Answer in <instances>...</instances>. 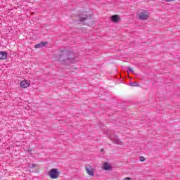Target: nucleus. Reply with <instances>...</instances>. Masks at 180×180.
Wrapping results in <instances>:
<instances>
[{
  "instance_id": "nucleus-1",
  "label": "nucleus",
  "mask_w": 180,
  "mask_h": 180,
  "mask_svg": "<svg viewBox=\"0 0 180 180\" xmlns=\"http://www.w3.org/2000/svg\"><path fill=\"white\" fill-rule=\"evenodd\" d=\"M75 59V55L72 52L67 51H62L56 57L57 61H70L72 63Z\"/></svg>"
},
{
  "instance_id": "nucleus-2",
  "label": "nucleus",
  "mask_w": 180,
  "mask_h": 180,
  "mask_svg": "<svg viewBox=\"0 0 180 180\" xmlns=\"http://www.w3.org/2000/svg\"><path fill=\"white\" fill-rule=\"evenodd\" d=\"M60 172L58 171V169H51L49 171V176L51 178V179H57L60 178Z\"/></svg>"
},
{
  "instance_id": "nucleus-3",
  "label": "nucleus",
  "mask_w": 180,
  "mask_h": 180,
  "mask_svg": "<svg viewBox=\"0 0 180 180\" xmlns=\"http://www.w3.org/2000/svg\"><path fill=\"white\" fill-rule=\"evenodd\" d=\"M84 168H85L86 174H87L89 176H91L92 178L95 176V169H94V167H92L90 165H87L85 166Z\"/></svg>"
},
{
  "instance_id": "nucleus-4",
  "label": "nucleus",
  "mask_w": 180,
  "mask_h": 180,
  "mask_svg": "<svg viewBox=\"0 0 180 180\" xmlns=\"http://www.w3.org/2000/svg\"><path fill=\"white\" fill-rule=\"evenodd\" d=\"M89 16L88 14H86V11H83L80 13L78 15V20L80 22V23H84L88 19Z\"/></svg>"
},
{
  "instance_id": "nucleus-5",
  "label": "nucleus",
  "mask_w": 180,
  "mask_h": 180,
  "mask_svg": "<svg viewBox=\"0 0 180 180\" xmlns=\"http://www.w3.org/2000/svg\"><path fill=\"white\" fill-rule=\"evenodd\" d=\"M20 86L26 89V88H29L30 86V82L28 80H22L20 84Z\"/></svg>"
},
{
  "instance_id": "nucleus-6",
  "label": "nucleus",
  "mask_w": 180,
  "mask_h": 180,
  "mask_svg": "<svg viewBox=\"0 0 180 180\" xmlns=\"http://www.w3.org/2000/svg\"><path fill=\"white\" fill-rule=\"evenodd\" d=\"M102 169H104V171H112V165L109 164L108 162H105L103 163Z\"/></svg>"
},
{
  "instance_id": "nucleus-7",
  "label": "nucleus",
  "mask_w": 180,
  "mask_h": 180,
  "mask_svg": "<svg viewBox=\"0 0 180 180\" xmlns=\"http://www.w3.org/2000/svg\"><path fill=\"white\" fill-rule=\"evenodd\" d=\"M149 14L147 12H141L139 14V19L141 20H146V19H148Z\"/></svg>"
},
{
  "instance_id": "nucleus-8",
  "label": "nucleus",
  "mask_w": 180,
  "mask_h": 180,
  "mask_svg": "<svg viewBox=\"0 0 180 180\" xmlns=\"http://www.w3.org/2000/svg\"><path fill=\"white\" fill-rule=\"evenodd\" d=\"M110 140H112L115 144H118L119 146L123 144V141L117 138L113 139L112 137H110Z\"/></svg>"
},
{
  "instance_id": "nucleus-9",
  "label": "nucleus",
  "mask_w": 180,
  "mask_h": 180,
  "mask_svg": "<svg viewBox=\"0 0 180 180\" xmlns=\"http://www.w3.org/2000/svg\"><path fill=\"white\" fill-rule=\"evenodd\" d=\"M119 19H120V16L119 15H114L111 16V20L115 23H117V22H119Z\"/></svg>"
},
{
  "instance_id": "nucleus-10",
  "label": "nucleus",
  "mask_w": 180,
  "mask_h": 180,
  "mask_svg": "<svg viewBox=\"0 0 180 180\" xmlns=\"http://www.w3.org/2000/svg\"><path fill=\"white\" fill-rule=\"evenodd\" d=\"M47 44V42L46 41H42L39 44H37L34 46V49H40L41 47H44L46 46V45Z\"/></svg>"
},
{
  "instance_id": "nucleus-11",
  "label": "nucleus",
  "mask_w": 180,
  "mask_h": 180,
  "mask_svg": "<svg viewBox=\"0 0 180 180\" xmlns=\"http://www.w3.org/2000/svg\"><path fill=\"white\" fill-rule=\"evenodd\" d=\"M8 57L6 52L1 51L0 52V60H5Z\"/></svg>"
},
{
  "instance_id": "nucleus-12",
  "label": "nucleus",
  "mask_w": 180,
  "mask_h": 180,
  "mask_svg": "<svg viewBox=\"0 0 180 180\" xmlns=\"http://www.w3.org/2000/svg\"><path fill=\"white\" fill-rule=\"evenodd\" d=\"M139 160L141 161V162H144V161H146V158L143 156L139 157Z\"/></svg>"
},
{
  "instance_id": "nucleus-13",
  "label": "nucleus",
  "mask_w": 180,
  "mask_h": 180,
  "mask_svg": "<svg viewBox=\"0 0 180 180\" xmlns=\"http://www.w3.org/2000/svg\"><path fill=\"white\" fill-rule=\"evenodd\" d=\"M128 69H129V72H134V68H133L129 67Z\"/></svg>"
},
{
  "instance_id": "nucleus-14",
  "label": "nucleus",
  "mask_w": 180,
  "mask_h": 180,
  "mask_svg": "<svg viewBox=\"0 0 180 180\" xmlns=\"http://www.w3.org/2000/svg\"><path fill=\"white\" fill-rule=\"evenodd\" d=\"M95 23V22L94 20H92L91 22H90V23L89 24V26H92L94 25V24Z\"/></svg>"
},
{
  "instance_id": "nucleus-15",
  "label": "nucleus",
  "mask_w": 180,
  "mask_h": 180,
  "mask_svg": "<svg viewBox=\"0 0 180 180\" xmlns=\"http://www.w3.org/2000/svg\"><path fill=\"white\" fill-rule=\"evenodd\" d=\"M35 167H36V165L34 164L30 165V168H34Z\"/></svg>"
},
{
  "instance_id": "nucleus-16",
  "label": "nucleus",
  "mask_w": 180,
  "mask_h": 180,
  "mask_svg": "<svg viewBox=\"0 0 180 180\" xmlns=\"http://www.w3.org/2000/svg\"><path fill=\"white\" fill-rule=\"evenodd\" d=\"M122 180H132L130 177H125Z\"/></svg>"
},
{
  "instance_id": "nucleus-17",
  "label": "nucleus",
  "mask_w": 180,
  "mask_h": 180,
  "mask_svg": "<svg viewBox=\"0 0 180 180\" xmlns=\"http://www.w3.org/2000/svg\"><path fill=\"white\" fill-rule=\"evenodd\" d=\"M165 1H166V2H172V1L174 0H165Z\"/></svg>"
},
{
  "instance_id": "nucleus-18",
  "label": "nucleus",
  "mask_w": 180,
  "mask_h": 180,
  "mask_svg": "<svg viewBox=\"0 0 180 180\" xmlns=\"http://www.w3.org/2000/svg\"><path fill=\"white\" fill-rule=\"evenodd\" d=\"M127 73L129 74V71H127Z\"/></svg>"
}]
</instances>
